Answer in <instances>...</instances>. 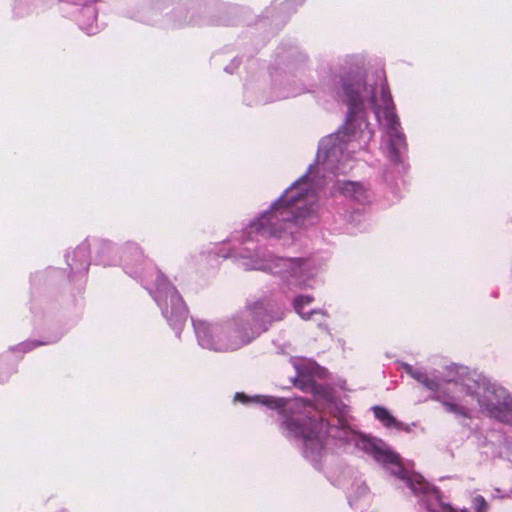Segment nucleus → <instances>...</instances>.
Wrapping results in <instances>:
<instances>
[{"label": "nucleus", "instance_id": "1", "mask_svg": "<svg viewBox=\"0 0 512 512\" xmlns=\"http://www.w3.org/2000/svg\"><path fill=\"white\" fill-rule=\"evenodd\" d=\"M339 97L347 106L345 122L337 133L323 138L318 147L316 163L300 179L288 187L270 206L252 220L243 231L242 243L260 241V238H282L293 234L296 228L307 227L317 220L315 204L312 201L315 186L319 182L314 177L315 169L325 171L340 170L339 163L345 150L361 149L372 139L373 132L367 122L366 109H373L378 122L383 126L384 141L388 156L398 161L405 149V136L394 112L392 97L383 75L376 79L355 76L342 81Z\"/></svg>", "mask_w": 512, "mask_h": 512}, {"label": "nucleus", "instance_id": "2", "mask_svg": "<svg viewBox=\"0 0 512 512\" xmlns=\"http://www.w3.org/2000/svg\"><path fill=\"white\" fill-rule=\"evenodd\" d=\"M404 369L412 378L433 393L432 399L457 417L469 418L476 406L491 418L512 425V396L484 377H430L426 371L409 364Z\"/></svg>", "mask_w": 512, "mask_h": 512}, {"label": "nucleus", "instance_id": "3", "mask_svg": "<svg viewBox=\"0 0 512 512\" xmlns=\"http://www.w3.org/2000/svg\"><path fill=\"white\" fill-rule=\"evenodd\" d=\"M282 316V312L273 314L270 302L257 301L221 324L195 319L192 322L198 344L202 348L231 352L252 342L268 329L272 321L280 320Z\"/></svg>", "mask_w": 512, "mask_h": 512}, {"label": "nucleus", "instance_id": "4", "mask_svg": "<svg viewBox=\"0 0 512 512\" xmlns=\"http://www.w3.org/2000/svg\"><path fill=\"white\" fill-rule=\"evenodd\" d=\"M234 257L244 270L269 271L278 275L291 290L313 287L318 269L314 262L305 258H254L251 248L232 251L223 257Z\"/></svg>", "mask_w": 512, "mask_h": 512}, {"label": "nucleus", "instance_id": "5", "mask_svg": "<svg viewBox=\"0 0 512 512\" xmlns=\"http://www.w3.org/2000/svg\"><path fill=\"white\" fill-rule=\"evenodd\" d=\"M144 281L149 293L161 308L163 316L179 335L187 318V309L182 298L167 279L155 269H150Z\"/></svg>", "mask_w": 512, "mask_h": 512}, {"label": "nucleus", "instance_id": "6", "mask_svg": "<svg viewBox=\"0 0 512 512\" xmlns=\"http://www.w3.org/2000/svg\"><path fill=\"white\" fill-rule=\"evenodd\" d=\"M293 365L297 371L299 381H303L305 384V386L302 388L310 391L316 398L317 402L320 400H323L324 402H330L332 400V394L328 388L316 385L309 378L310 376L314 375L321 376L324 373L323 369H321L315 362L310 360H297L294 361Z\"/></svg>", "mask_w": 512, "mask_h": 512}, {"label": "nucleus", "instance_id": "7", "mask_svg": "<svg viewBox=\"0 0 512 512\" xmlns=\"http://www.w3.org/2000/svg\"><path fill=\"white\" fill-rule=\"evenodd\" d=\"M67 263L71 270L76 272H85L89 266V249L87 245L82 244L71 254L66 256Z\"/></svg>", "mask_w": 512, "mask_h": 512}, {"label": "nucleus", "instance_id": "8", "mask_svg": "<svg viewBox=\"0 0 512 512\" xmlns=\"http://www.w3.org/2000/svg\"><path fill=\"white\" fill-rule=\"evenodd\" d=\"M313 301V297L309 295H299L295 297L293 301V307L296 311V313L304 320L311 319L312 315L314 314H321L323 316H326V313L323 310H310L305 311V307L310 305Z\"/></svg>", "mask_w": 512, "mask_h": 512}, {"label": "nucleus", "instance_id": "9", "mask_svg": "<svg viewBox=\"0 0 512 512\" xmlns=\"http://www.w3.org/2000/svg\"><path fill=\"white\" fill-rule=\"evenodd\" d=\"M373 414L386 428L401 429L402 424L398 422L395 417L382 406H374L372 408Z\"/></svg>", "mask_w": 512, "mask_h": 512}, {"label": "nucleus", "instance_id": "10", "mask_svg": "<svg viewBox=\"0 0 512 512\" xmlns=\"http://www.w3.org/2000/svg\"><path fill=\"white\" fill-rule=\"evenodd\" d=\"M340 192L361 202L366 198V190L357 182H344L339 187Z\"/></svg>", "mask_w": 512, "mask_h": 512}, {"label": "nucleus", "instance_id": "11", "mask_svg": "<svg viewBox=\"0 0 512 512\" xmlns=\"http://www.w3.org/2000/svg\"><path fill=\"white\" fill-rule=\"evenodd\" d=\"M87 17L88 22H85L84 19H79L80 27L82 30H84L87 34H95L98 30L97 24H96V14L93 7H87L82 12V18Z\"/></svg>", "mask_w": 512, "mask_h": 512}, {"label": "nucleus", "instance_id": "12", "mask_svg": "<svg viewBox=\"0 0 512 512\" xmlns=\"http://www.w3.org/2000/svg\"><path fill=\"white\" fill-rule=\"evenodd\" d=\"M472 507L474 512H485L487 510V503L484 497L477 495L472 500Z\"/></svg>", "mask_w": 512, "mask_h": 512}, {"label": "nucleus", "instance_id": "13", "mask_svg": "<svg viewBox=\"0 0 512 512\" xmlns=\"http://www.w3.org/2000/svg\"><path fill=\"white\" fill-rule=\"evenodd\" d=\"M40 344H41V343H30V342H29V343H22V344H20V346H19V347H20V348H21V350H23V351H28V350L32 349L33 347H36L37 345H40Z\"/></svg>", "mask_w": 512, "mask_h": 512}, {"label": "nucleus", "instance_id": "14", "mask_svg": "<svg viewBox=\"0 0 512 512\" xmlns=\"http://www.w3.org/2000/svg\"><path fill=\"white\" fill-rule=\"evenodd\" d=\"M124 267H125L127 273H129V274H135L136 273L135 271H133L131 269L129 258L126 255H125V258H124Z\"/></svg>", "mask_w": 512, "mask_h": 512}, {"label": "nucleus", "instance_id": "15", "mask_svg": "<svg viewBox=\"0 0 512 512\" xmlns=\"http://www.w3.org/2000/svg\"><path fill=\"white\" fill-rule=\"evenodd\" d=\"M76 5L87 6L92 3L94 0H71Z\"/></svg>", "mask_w": 512, "mask_h": 512}, {"label": "nucleus", "instance_id": "16", "mask_svg": "<svg viewBox=\"0 0 512 512\" xmlns=\"http://www.w3.org/2000/svg\"><path fill=\"white\" fill-rule=\"evenodd\" d=\"M235 399H236V400L241 401L242 403H246V402H248V398H247V396H246V395H244V394H242V393H237V394L235 395Z\"/></svg>", "mask_w": 512, "mask_h": 512}, {"label": "nucleus", "instance_id": "17", "mask_svg": "<svg viewBox=\"0 0 512 512\" xmlns=\"http://www.w3.org/2000/svg\"><path fill=\"white\" fill-rule=\"evenodd\" d=\"M133 250H134V252H135L136 260H137L138 262H141V263H142V262H143V260H142V253L139 251V249H138L136 246H135V247H133Z\"/></svg>", "mask_w": 512, "mask_h": 512}, {"label": "nucleus", "instance_id": "18", "mask_svg": "<svg viewBox=\"0 0 512 512\" xmlns=\"http://www.w3.org/2000/svg\"><path fill=\"white\" fill-rule=\"evenodd\" d=\"M112 248L111 247H105L103 252H107V253H111L112 252Z\"/></svg>", "mask_w": 512, "mask_h": 512}, {"label": "nucleus", "instance_id": "19", "mask_svg": "<svg viewBox=\"0 0 512 512\" xmlns=\"http://www.w3.org/2000/svg\"><path fill=\"white\" fill-rule=\"evenodd\" d=\"M100 262H101L103 265H108V264H110L108 261H106V260H105V259H103L102 257H101V259H100Z\"/></svg>", "mask_w": 512, "mask_h": 512}, {"label": "nucleus", "instance_id": "20", "mask_svg": "<svg viewBox=\"0 0 512 512\" xmlns=\"http://www.w3.org/2000/svg\"><path fill=\"white\" fill-rule=\"evenodd\" d=\"M462 512H468V511H466V510H462Z\"/></svg>", "mask_w": 512, "mask_h": 512}]
</instances>
